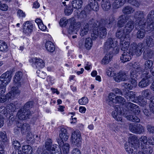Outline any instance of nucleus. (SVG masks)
<instances>
[{"label":"nucleus","mask_w":154,"mask_h":154,"mask_svg":"<svg viewBox=\"0 0 154 154\" xmlns=\"http://www.w3.org/2000/svg\"><path fill=\"white\" fill-rule=\"evenodd\" d=\"M129 129L132 133L140 134L144 131V128L139 124H131L129 125Z\"/></svg>","instance_id":"obj_10"},{"label":"nucleus","mask_w":154,"mask_h":154,"mask_svg":"<svg viewBox=\"0 0 154 154\" xmlns=\"http://www.w3.org/2000/svg\"><path fill=\"white\" fill-rule=\"evenodd\" d=\"M29 61L30 62L35 63L37 67L42 68L45 66V63L42 59L40 58H33Z\"/></svg>","instance_id":"obj_19"},{"label":"nucleus","mask_w":154,"mask_h":154,"mask_svg":"<svg viewBox=\"0 0 154 154\" xmlns=\"http://www.w3.org/2000/svg\"><path fill=\"white\" fill-rule=\"evenodd\" d=\"M8 8L7 5L5 4L0 3V9L4 11H6L8 10Z\"/></svg>","instance_id":"obj_63"},{"label":"nucleus","mask_w":154,"mask_h":154,"mask_svg":"<svg viewBox=\"0 0 154 154\" xmlns=\"http://www.w3.org/2000/svg\"><path fill=\"white\" fill-rule=\"evenodd\" d=\"M126 0H116L113 3L114 6L117 8L123 5L126 2Z\"/></svg>","instance_id":"obj_43"},{"label":"nucleus","mask_w":154,"mask_h":154,"mask_svg":"<svg viewBox=\"0 0 154 154\" xmlns=\"http://www.w3.org/2000/svg\"><path fill=\"white\" fill-rule=\"evenodd\" d=\"M6 85L0 83V94H4L6 91Z\"/></svg>","instance_id":"obj_60"},{"label":"nucleus","mask_w":154,"mask_h":154,"mask_svg":"<svg viewBox=\"0 0 154 154\" xmlns=\"http://www.w3.org/2000/svg\"><path fill=\"white\" fill-rule=\"evenodd\" d=\"M147 29L149 32L154 30V21H152L150 23L147 22Z\"/></svg>","instance_id":"obj_52"},{"label":"nucleus","mask_w":154,"mask_h":154,"mask_svg":"<svg viewBox=\"0 0 154 154\" xmlns=\"http://www.w3.org/2000/svg\"><path fill=\"white\" fill-rule=\"evenodd\" d=\"M122 11L125 14H132L134 12V9L131 6H127L123 8Z\"/></svg>","instance_id":"obj_36"},{"label":"nucleus","mask_w":154,"mask_h":154,"mask_svg":"<svg viewBox=\"0 0 154 154\" xmlns=\"http://www.w3.org/2000/svg\"><path fill=\"white\" fill-rule=\"evenodd\" d=\"M17 125L18 128H21V130L22 131H28L30 129L29 125L26 123L23 124L21 122H18L17 123Z\"/></svg>","instance_id":"obj_28"},{"label":"nucleus","mask_w":154,"mask_h":154,"mask_svg":"<svg viewBox=\"0 0 154 154\" xmlns=\"http://www.w3.org/2000/svg\"><path fill=\"white\" fill-rule=\"evenodd\" d=\"M76 26L78 27L81 26L80 30V34L82 36H84L86 35L89 31V26L88 23H82L81 24L80 22H77Z\"/></svg>","instance_id":"obj_12"},{"label":"nucleus","mask_w":154,"mask_h":154,"mask_svg":"<svg viewBox=\"0 0 154 154\" xmlns=\"http://www.w3.org/2000/svg\"><path fill=\"white\" fill-rule=\"evenodd\" d=\"M33 29V24L29 21L24 23L23 26V32L26 34L28 35L30 33Z\"/></svg>","instance_id":"obj_16"},{"label":"nucleus","mask_w":154,"mask_h":154,"mask_svg":"<svg viewBox=\"0 0 154 154\" xmlns=\"http://www.w3.org/2000/svg\"><path fill=\"white\" fill-rule=\"evenodd\" d=\"M128 35V34L126 33L124 29H118L116 32V36L117 38L120 39V40H123L124 39H126L125 36Z\"/></svg>","instance_id":"obj_23"},{"label":"nucleus","mask_w":154,"mask_h":154,"mask_svg":"<svg viewBox=\"0 0 154 154\" xmlns=\"http://www.w3.org/2000/svg\"><path fill=\"white\" fill-rule=\"evenodd\" d=\"M52 143V141L51 139L50 138L47 139L45 142V147L46 148V150L44 151V153L47 152L48 153V154H49V153H51V151H55L54 148V147L51 148Z\"/></svg>","instance_id":"obj_20"},{"label":"nucleus","mask_w":154,"mask_h":154,"mask_svg":"<svg viewBox=\"0 0 154 154\" xmlns=\"http://www.w3.org/2000/svg\"><path fill=\"white\" fill-rule=\"evenodd\" d=\"M125 149L126 151L129 154H137V148L135 147V145H132L131 144L129 145L126 144L125 146Z\"/></svg>","instance_id":"obj_21"},{"label":"nucleus","mask_w":154,"mask_h":154,"mask_svg":"<svg viewBox=\"0 0 154 154\" xmlns=\"http://www.w3.org/2000/svg\"><path fill=\"white\" fill-rule=\"evenodd\" d=\"M130 42L126 39H124L120 40V46L121 47V49L124 51L127 50L129 47Z\"/></svg>","instance_id":"obj_27"},{"label":"nucleus","mask_w":154,"mask_h":154,"mask_svg":"<svg viewBox=\"0 0 154 154\" xmlns=\"http://www.w3.org/2000/svg\"><path fill=\"white\" fill-rule=\"evenodd\" d=\"M69 136V134L66 129L64 128H61L59 134V137L61 139H58L57 140V142L59 146L61 145L62 143H63V140L66 141L68 140Z\"/></svg>","instance_id":"obj_13"},{"label":"nucleus","mask_w":154,"mask_h":154,"mask_svg":"<svg viewBox=\"0 0 154 154\" xmlns=\"http://www.w3.org/2000/svg\"><path fill=\"white\" fill-rule=\"evenodd\" d=\"M132 66L134 68L133 69H135L140 71H142V69L139 63H134L133 64Z\"/></svg>","instance_id":"obj_58"},{"label":"nucleus","mask_w":154,"mask_h":154,"mask_svg":"<svg viewBox=\"0 0 154 154\" xmlns=\"http://www.w3.org/2000/svg\"><path fill=\"white\" fill-rule=\"evenodd\" d=\"M65 13L67 15H69L73 11V9L71 6H69L66 7L65 9Z\"/></svg>","instance_id":"obj_59"},{"label":"nucleus","mask_w":154,"mask_h":154,"mask_svg":"<svg viewBox=\"0 0 154 154\" xmlns=\"http://www.w3.org/2000/svg\"><path fill=\"white\" fill-rule=\"evenodd\" d=\"M154 37L153 36H147L146 39V42L147 46L152 47L154 45Z\"/></svg>","instance_id":"obj_33"},{"label":"nucleus","mask_w":154,"mask_h":154,"mask_svg":"<svg viewBox=\"0 0 154 154\" xmlns=\"http://www.w3.org/2000/svg\"><path fill=\"white\" fill-rule=\"evenodd\" d=\"M144 45L143 43H139L137 44L135 42H133L130 45V49L134 54L139 56L141 54Z\"/></svg>","instance_id":"obj_5"},{"label":"nucleus","mask_w":154,"mask_h":154,"mask_svg":"<svg viewBox=\"0 0 154 154\" xmlns=\"http://www.w3.org/2000/svg\"><path fill=\"white\" fill-rule=\"evenodd\" d=\"M128 2L136 7H138L140 4V2L137 0H128Z\"/></svg>","instance_id":"obj_53"},{"label":"nucleus","mask_w":154,"mask_h":154,"mask_svg":"<svg viewBox=\"0 0 154 154\" xmlns=\"http://www.w3.org/2000/svg\"><path fill=\"white\" fill-rule=\"evenodd\" d=\"M31 115L30 111L28 109L21 108L18 112L17 115L20 120H25L29 118Z\"/></svg>","instance_id":"obj_11"},{"label":"nucleus","mask_w":154,"mask_h":154,"mask_svg":"<svg viewBox=\"0 0 154 154\" xmlns=\"http://www.w3.org/2000/svg\"><path fill=\"white\" fill-rule=\"evenodd\" d=\"M152 64L153 62L151 60H149L145 61L144 63V71L149 70V69L152 67Z\"/></svg>","instance_id":"obj_45"},{"label":"nucleus","mask_w":154,"mask_h":154,"mask_svg":"<svg viewBox=\"0 0 154 154\" xmlns=\"http://www.w3.org/2000/svg\"><path fill=\"white\" fill-rule=\"evenodd\" d=\"M128 141V145H129V143H131L132 145H135L138 143L139 139L135 135L131 134L129 138Z\"/></svg>","instance_id":"obj_30"},{"label":"nucleus","mask_w":154,"mask_h":154,"mask_svg":"<svg viewBox=\"0 0 154 154\" xmlns=\"http://www.w3.org/2000/svg\"><path fill=\"white\" fill-rule=\"evenodd\" d=\"M124 96L128 100H131L132 102H134L137 98L136 94L133 91H131L126 92Z\"/></svg>","instance_id":"obj_22"},{"label":"nucleus","mask_w":154,"mask_h":154,"mask_svg":"<svg viewBox=\"0 0 154 154\" xmlns=\"http://www.w3.org/2000/svg\"><path fill=\"white\" fill-rule=\"evenodd\" d=\"M143 77L144 78L139 82L138 86L140 88H144L148 86L152 81V76L149 72L143 71Z\"/></svg>","instance_id":"obj_4"},{"label":"nucleus","mask_w":154,"mask_h":154,"mask_svg":"<svg viewBox=\"0 0 154 154\" xmlns=\"http://www.w3.org/2000/svg\"><path fill=\"white\" fill-rule=\"evenodd\" d=\"M130 16L122 14L119 17V20L118 21L117 26L119 27H122L126 22L131 19Z\"/></svg>","instance_id":"obj_15"},{"label":"nucleus","mask_w":154,"mask_h":154,"mask_svg":"<svg viewBox=\"0 0 154 154\" xmlns=\"http://www.w3.org/2000/svg\"><path fill=\"white\" fill-rule=\"evenodd\" d=\"M22 151L25 154H31L33 152V149L30 145H25L23 146Z\"/></svg>","instance_id":"obj_37"},{"label":"nucleus","mask_w":154,"mask_h":154,"mask_svg":"<svg viewBox=\"0 0 154 154\" xmlns=\"http://www.w3.org/2000/svg\"><path fill=\"white\" fill-rule=\"evenodd\" d=\"M122 108L119 106L115 108V110L112 113V116L114 119L118 121L122 122V118L121 116Z\"/></svg>","instance_id":"obj_14"},{"label":"nucleus","mask_w":154,"mask_h":154,"mask_svg":"<svg viewBox=\"0 0 154 154\" xmlns=\"http://www.w3.org/2000/svg\"><path fill=\"white\" fill-rule=\"evenodd\" d=\"M88 100L86 97H84L79 99V102L80 104L85 105L88 103Z\"/></svg>","instance_id":"obj_54"},{"label":"nucleus","mask_w":154,"mask_h":154,"mask_svg":"<svg viewBox=\"0 0 154 154\" xmlns=\"http://www.w3.org/2000/svg\"><path fill=\"white\" fill-rule=\"evenodd\" d=\"M23 74L20 71L17 72L14 78V84L15 86H20L21 85V79L22 77Z\"/></svg>","instance_id":"obj_17"},{"label":"nucleus","mask_w":154,"mask_h":154,"mask_svg":"<svg viewBox=\"0 0 154 154\" xmlns=\"http://www.w3.org/2000/svg\"><path fill=\"white\" fill-rule=\"evenodd\" d=\"M45 47L46 50L50 52L54 51L55 49L54 44L51 41H48L46 43Z\"/></svg>","instance_id":"obj_34"},{"label":"nucleus","mask_w":154,"mask_h":154,"mask_svg":"<svg viewBox=\"0 0 154 154\" xmlns=\"http://www.w3.org/2000/svg\"><path fill=\"white\" fill-rule=\"evenodd\" d=\"M106 22L105 20L102 21L94 24V26H96V28L93 29V32L91 34L93 39H96L98 36L103 38L106 36L107 31L105 28Z\"/></svg>","instance_id":"obj_2"},{"label":"nucleus","mask_w":154,"mask_h":154,"mask_svg":"<svg viewBox=\"0 0 154 154\" xmlns=\"http://www.w3.org/2000/svg\"><path fill=\"white\" fill-rule=\"evenodd\" d=\"M131 59L129 54L127 52H124L121 57V60L122 62H125L129 61Z\"/></svg>","instance_id":"obj_38"},{"label":"nucleus","mask_w":154,"mask_h":154,"mask_svg":"<svg viewBox=\"0 0 154 154\" xmlns=\"http://www.w3.org/2000/svg\"><path fill=\"white\" fill-rule=\"evenodd\" d=\"M89 5L90 8L94 11H97L99 9V5L95 0H89Z\"/></svg>","instance_id":"obj_29"},{"label":"nucleus","mask_w":154,"mask_h":154,"mask_svg":"<svg viewBox=\"0 0 154 154\" xmlns=\"http://www.w3.org/2000/svg\"><path fill=\"white\" fill-rule=\"evenodd\" d=\"M151 93L149 89H145L142 91V94L143 97L149 99L151 96Z\"/></svg>","instance_id":"obj_48"},{"label":"nucleus","mask_w":154,"mask_h":154,"mask_svg":"<svg viewBox=\"0 0 154 154\" xmlns=\"http://www.w3.org/2000/svg\"><path fill=\"white\" fill-rule=\"evenodd\" d=\"M82 4L83 2L81 0H73L72 2V7L77 9L81 8Z\"/></svg>","instance_id":"obj_32"},{"label":"nucleus","mask_w":154,"mask_h":154,"mask_svg":"<svg viewBox=\"0 0 154 154\" xmlns=\"http://www.w3.org/2000/svg\"><path fill=\"white\" fill-rule=\"evenodd\" d=\"M147 21L150 23L152 21H154V10L150 11L147 17Z\"/></svg>","instance_id":"obj_47"},{"label":"nucleus","mask_w":154,"mask_h":154,"mask_svg":"<svg viewBox=\"0 0 154 154\" xmlns=\"http://www.w3.org/2000/svg\"><path fill=\"white\" fill-rule=\"evenodd\" d=\"M112 57L113 54L110 53L106 54L102 59L101 61L102 63L103 64H108L111 61Z\"/></svg>","instance_id":"obj_31"},{"label":"nucleus","mask_w":154,"mask_h":154,"mask_svg":"<svg viewBox=\"0 0 154 154\" xmlns=\"http://www.w3.org/2000/svg\"><path fill=\"white\" fill-rule=\"evenodd\" d=\"M139 142H140L141 147L147 145L148 140L147 137L146 136H143L139 139Z\"/></svg>","instance_id":"obj_44"},{"label":"nucleus","mask_w":154,"mask_h":154,"mask_svg":"<svg viewBox=\"0 0 154 154\" xmlns=\"http://www.w3.org/2000/svg\"><path fill=\"white\" fill-rule=\"evenodd\" d=\"M142 71L137 70L135 69H132L130 73V77L131 79H137L140 74Z\"/></svg>","instance_id":"obj_40"},{"label":"nucleus","mask_w":154,"mask_h":154,"mask_svg":"<svg viewBox=\"0 0 154 154\" xmlns=\"http://www.w3.org/2000/svg\"><path fill=\"white\" fill-rule=\"evenodd\" d=\"M145 26L143 27L139 26L140 29L138 28L136 33V36L137 38L141 39L145 37L146 34V31L144 29Z\"/></svg>","instance_id":"obj_25"},{"label":"nucleus","mask_w":154,"mask_h":154,"mask_svg":"<svg viewBox=\"0 0 154 154\" xmlns=\"http://www.w3.org/2000/svg\"><path fill=\"white\" fill-rule=\"evenodd\" d=\"M19 86H14L12 87V91L8 93L11 95V96L12 97V100H13L14 98L19 95L20 93V91L18 89V87Z\"/></svg>","instance_id":"obj_26"},{"label":"nucleus","mask_w":154,"mask_h":154,"mask_svg":"<svg viewBox=\"0 0 154 154\" xmlns=\"http://www.w3.org/2000/svg\"><path fill=\"white\" fill-rule=\"evenodd\" d=\"M61 147L63 154H67L69 153L70 148V146L69 144L67 143H64Z\"/></svg>","instance_id":"obj_41"},{"label":"nucleus","mask_w":154,"mask_h":154,"mask_svg":"<svg viewBox=\"0 0 154 154\" xmlns=\"http://www.w3.org/2000/svg\"><path fill=\"white\" fill-rule=\"evenodd\" d=\"M0 137L2 141L3 142H5L7 141V138L5 132L0 131Z\"/></svg>","instance_id":"obj_55"},{"label":"nucleus","mask_w":154,"mask_h":154,"mask_svg":"<svg viewBox=\"0 0 154 154\" xmlns=\"http://www.w3.org/2000/svg\"><path fill=\"white\" fill-rule=\"evenodd\" d=\"M11 95L10 93L7 94L5 95H0V102L3 103L7 101H9L12 100Z\"/></svg>","instance_id":"obj_35"},{"label":"nucleus","mask_w":154,"mask_h":154,"mask_svg":"<svg viewBox=\"0 0 154 154\" xmlns=\"http://www.w3.org/2000/svg\"><path fill=\"white\" fill-rule=\"evenodd\" d=\"M93 44L92 41L90 38L86 39L85 42V46L88 50H89L92 46Z\"/></svg>","instance_id":"obj_42"},{"label":"nucleus","mask_w":154,"mask_h":154,"mask_svg":"<svg viewBox=\"0 0 154 154\" xmlns=\"http://www.w3.org/2000/svg\"><path fill=\"white\" fill-rule=\"evenodd\" d=\"M8 46L6 43L2 41H0V51H5L8 50Z\"/></svg>","instance_id":"obj_49"},{"label":"nucleus","mask_w":154,"mask_h":154,"mask_svg":"<svg viewBox=\"0 0 154 154\" xmlns=\"http://www.w3.org/2000/svg\"><path fill=\"white\" fill-rule=\"evenodd\" d=\"M147 130L150 133H154V127L151 125H148L147 127Z\"/></svg>","instance_id":"obj_64"},{"label":"nucleus","mask_w":154,"mask_h":154,"mask_svg":"<svg viewBox=\"0 0 154 154\" xmlns=\"http://www.w3.org/2000/svg\"><path fill=\"white\" fill-rule=\"evenodd\" d=\"M113 50H111L109 51V53L110 54H118L119 52V47L116 46L115 47L113 48Z\"/></svg>","instance_id":"obj_62"},{"label":"nucleus","mask_w":154,"mask_h":154,"mask_svg":"<svg viewBox=\"0 0 154 154\" xmlns=\"http://www.w3.org/2000/svg\"><path fill=\"white\" fill-rule=\"evenodd\" d=\"M111 2L110 0H102L101 2V7L103 10L108 11L111 7Z\"/></svg>","instance_id":"obj_24"},{"label":"nucleus","mask_w":154,"mask_h":154,"mask_svg":"<svg viewBox=\"0 0 154 154\" xmlns=\"http://www.w3.org/2000/svg\"><path fill=\"white\" fill-rule=\"evenodd\" d=\"M33 105V102L32 101H29L26 103L24 107L22 108H24L25 109H28L32 108Z\"/></svg>","instance_id":"obj_57"},{"label":"nucleus","mask_w":154,"mask_h":154,"mask_svg":"<svg viewBox=\"0 0 154 154\" xmlns=\"http://www.w3.org/2000/svg\"><path fill=\"white\" fill-rule=\"evenodd\" d=\"M82 139L80 132L77 131L72 132V133L71 141L73 145L78 146L80 145Z\"/></svg>","instance_id":"obj_8"},{"label":"nucleus","mask_w":154,"mask_h":154,"mask_svg":"<svg viewBox=\"0 0 154 154\" xmlns=\"http://www.w3.org/2000/svg\"><path fill=\"white\" fill-rule=\"evenodd\" d=\"M134 27V21L131 20L127 22L124 29L126 33L129 34L133 30Z\"/></svg>","instance_id":"obj_18"},{"label":"nucleus","mask_w":154,"mask_h":154,"mask_svg":"<svg viewBox=\"0 0 154 154\" xmlns=\"http://www.w3.org/2000/svg\"><path fill=\"white\" fill-rule=\"evenodd\" d=\"M118 44V42L115 41L114 38H109L104 43V48L107 51H109L111 50H113L114 48L117 46Z\"/></svg>","instance_id":"obj_7"},{"label":"nucleus","mask_w":154,"mask_h":154,"mask_svg":"<svg viewBox=\"0 0 154 154\" xmlns=\"http://www.w3.org/2000/svg\"><path fill=\"white\" fill-rule=\"evenodd\" d=\"M12 73V72L10 71L2 74L0 77V83L7 86L11 81Z\"/></svg>","instance_id":"obj_9"},{"label":"nucleus","mask_w":154,"mask_h":154,"mask_svg":"<svg viewBox=\"0 0 154 154\" xmlns=\"http://www.w3.org/2000/svg\"><path fill=\"white\" fill-rule=\"evenodd\" d=\"M129 75L128 72L120 71L118 72L115 73L113 78L114 80L117 82L124 81L129 79Z\"/></svg>","instance_id":"obj_6"},{"label":"nucleus","mask_w":154,"mask_h":154,"mask_svg":"<svg viewBox=\"0 0 154 154\" xmlns=\"http://www.w3.org/2000/svg\"><path fill=\"white\" fill-rule=\"evenodd\" d=\"M107 102L110 106H112L114 103L125 104L126 108L129 110L125 111L124 113V116L127 118L128 120L132 122H139L140 121V119L138 117L130 115L131 112L136 115L139 114L140 110L137 105L129 102L126 103L124 97L120 96H116L113 93H111L109 94Z\"/></svg>","instance_id":"obj_1"},{"label":"nucleus","mask_w":154,"mask_h":154,"mask_svg":"<svg viewBox=\"0 0 154 154\" xmlns=\"http://www.w3.org/2000/svg\"><path fill=\"white\" fill-rule=\"evenodd\" d=\"M70 19L68 20L65 17L62 18L60 20L59 23L60 25L62 26H65L68 22V21L70 20Z\"/></svg>","instance_id":"obj_51"},{"label":"nucleus","mask_w":154,"mask_h":154,"mask_svg":"<svg viewBox=\"0 0 154 154\" xmlns=\"http://www.w3.org/2000/svg\"><path fill=\"white\" fill-rule=\"evenodd\" d=\"M152 52L150 49L145 50L143 53V58L145 60L150 59L152 56Z\"/></svg>","instance_id":"obj_39"},{"label":"nucleus","mask_w":154,"mask_h":154,"mask_svg":"<svg viewBox=\"0 0 154 154\" xmlns=\"http://www.w3.org/2000/svg\"><path fill=\"white\" fill-rule=\"evenodd\" d=\"M13 145L16 149H19L20 147V144L19 142L17 140H14L13 142Z\"/></svg>","instance_id":"obj_61"},{"label":"nucleus","mask_w":154,"mask_h":154,"mask_svg":"<svg viewBox=\"0 0 154 154\" xmlns=\"http://www.w3.org/2000/svg\"><path fill=\"white\" fill-rule=\"evenodd\" d=\"M16 106L13 103H10L7 107L8 111L10 113L12 112H14L16 109Z\"/></svg>","instance_id":"obj_50"},{"label":"nucleus","mask_w":154,"mask_h":154,"mask_svg":"<svg viewBox=\"0 0 154 154\" xmlns=\"http://www.w3.org/2000/svg\"><path fill=\"white\" fill-rule=\"evenodd\" d=\"M37 73L38 76L42 79L45 78L47 75V74L45 72L39 70L37 71Z\"/></svg>","instance_id":"obj_56"},{"label":"nucleus","mask_w":154,"mask_h":154,"mask_svg":"<svg viewBox=\"0 0 154 154\" xmlns=\"http://www.w3.org/2000/svg\"><path fill=\"white\" fill-rule=\"evenodd\" d=\"M143 152L146 154H151L152 152V148L151 146L146 145L141 148Z\"/></svg>","instance_id":"obj_46"},{"label":"nucleus","mask_w":154,"mask_h":154,"mask_svg":"<svg viewBox=\"0 0 154 154\" xmlns=\"http://www.w3.org/2000/svg\"><path fill=\"white\" fill-rule=\"evenodd\" d=\"M134 18L136 19V21L139 26L143 27L145 26L146 21L144 19L145 15L143 11H137L134 13Z\"/></svg>","instance_id":"obj_3"}]
</instances>
